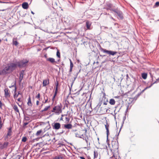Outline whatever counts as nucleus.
<instances>
[{
	"instance_id": "nucleus-1",
	"label": "nucleus",
	"mask_w": 159,
	"mask_h": 159,
	"mask_svg": "<svg viewBox=\"0 0 159 159\" xmlns=\"http://www.w3.org/2000/svg\"><path fill=\"white\" fill-rule=\"evenodd\" d=\"M121 129V128L120 129L119 131L118 134L117 135H116V136H117L116 141H112V142L111 144L112 149H110V150L112 152L113 150L114 152H118V148H119V144L118 141V136L119 135Z\"/></svg>"
},
{
	"instance_id": "nucleus-2",
	"label": "nucleus",
	"mask_w": 159,
	"mask_h": 159,
	"mask_svg": "<svg viewBox=\"0 0 159 159\" xmlns=\"http://www.w3.org/2000/svg\"><path fill=\"white\" fill-rule=\"evenodd\" d=\"M107 10H110L111 11H112L114 12H115L117 14V15L121 19H123V13L121 11L117 9H112L111 8V6L110 5L108 6V7L107 8Z\"/></svg>"
},
{
	"instance_id": "nucleus-3",
	"label": "nucleus",
	"mask_w": 159,
	"mask_h": 159,
	"mask_svg": "<svg viewBox=\"0 0 159 159\" xmlns=\"http://www.w3.org/2000/svg\"><path fill=\"white\" fill-rule=\"evenodd\" d=\"M28 62L29 60L27 59L21 60L20 61L17 62L18 66L20 68L25 67L27 66Z\"/></svg>"
},
{
	"instance_id": "nucleus-4",
	"label": "nucleus",
	"mask_w": 159,
	"mask_h": 159,
	"mask_svg": "<svg viewBox=\"0 0 159 159\" xmlns=\"http://www.w3.org/2000/svg\"><path fill=\"white\" fill-rule=\"evenodd\" d=\"M100 50L101 51L103 52L104 53H105L109 55H112L113 56L116 55L117 53L116 52L107 50L105 49H104L102 48H100Z\"/></svg>"
},
{
	"instance_id": "nucleus-5",
	"label": "nucleus",
	"mask_w": 159,
	"mask_h": 159,
	"mask_svg": "<svg viewBox=\"0 0 159 159\" xmlns=\"http://www.w3.org/2000/svg\"><path fill=\"white\" fill-rule=\"evenodd\" d=\"M61 104L58 105L57 106H55L53 108L52 111L53 112H55L56 113L59 114L61 112Z\"/></svg>"
},
{
	"instance_id": "nucleus-6",
	"label": "nucleus",
	"mask_w": 159,
	"mask_h": 159,
	"mask_svg": "<svg viewBox=\"0 0 159 159\" xmlns=\"http://www.w3.org/2000/svg\"><path fill=\"white\" fill-rule=\"evenodd\" d=\"M10 72H12L15 70L18 66L17 62L16 63H11L7 65Z\"/></svg>"
},
{
	"instance_id": "nucleus-7",
	"label": "nucleus",
	"mask_w": 159,
	"mask_h": 159,
	"mask_svg": "<svg viewBox=\"0 0 159 159\" xmlns=\"http://www.w3.org/2000/svg\"><path fill=\"white\" fill-rule=\"evenodd\" d=\"M52 125L53 129L55 130L59 129L61 127V124L58 122H54L52 124Z\"/></svg>"
},
{
	"instance_id": "nucleus-8",
	"label": "nucleus",
	"mask_w": 159,
	"mask_h": 159,
	"mask_svg": "<svg viewBox=\"0 0 159 159\" xmlns=\"http://www.w3.org/2000/svg\"><path fill=\"white\" fill-rule=\"evenodd\" d=\"M8 71H10V70L8 66H7L2 71H0V74H6L8 73Z\"/></svg>"
},
{
	"instance_id": "nucleus-9",
	"label": "nucleus",
	"mask_w": 159,
	"mask_h": 159,
	"mask_svg": "<svg viewBox=\"0 0 159 159\" xmlns=\"http://www.w3.org/2000/svg\"><path fill=\"white\" fill-rule=\"evenodd\" d=\"M62 126H63L65 129H71L72 127V125L70 123L63 125Z\"/></svg>"
},
{
	"instance_id": "nucleus-10",
	"label": "nucleus",
	"mask_w": 159,
	"mask_h": 159,
	"mask_svg": "<svg viewBox=\"0 0 159 159\" xmlns=\"http://www.w3.org/2000/svg\"><path fill=\"white\" fill-rule=\"evenodd\" d=\"M24 70H22L19 73L20 77H19V81L20 82H21L23 78L24 74Z\"/></svg>"
},
{
	"instance_id": "nucleus-11",
	"label": "nucleus",
	"mask_w": 159,
	"mask_h": 159,
	"mask_svg": "<svg viewBox=\"0 0 159 159\" xmlns=\"http://www.w3.org/2000/svg\"><path fill=\"white\" fill-rule=\"evenodd\" d=\"M22 7L24 9H26L29 7L28 3L27 2H24L22 4Z\"/></svg>"
},
{
	"instance_id": "nucleus-12",
	"label": "nucleus",
	"mask_w": 159,
	"mask_h": 159,
	"mask_svg": "<svg viewBox=\"0 0 159 159\" xmlns=\"http://www.w3.org/2000/svg\"><path fill=\"white\" fill-rule=\"evenodd\" d=\"M14 86L15 87V93H14V94L13 97L15 99H16V98L17 97L18 95L19 94H20V92H19L18 94H16V83H15L14 85L12 86V87H14Z\"/></svg>"
},
{
	"instance_id": "nucleus-13",
	"label": "nucleus",
	"mask_w": 159,
	"mask_h": 159,
	"mask_svg": "<svg viewBox=\"0 0 159 159\" xmlns=\"http://www.w3.org/2000/svg\"><path fill=\"white\" fill-rule=\"evenodd\" d=\"M49 84V80H44L43 81V86H46L47 84Z\"/></svg>"
},
{
	"instance_id": "nucleus-14",
	"label": "nucleus",
	"mask_w": 159,
	"mask_h": 159,
	"mask_svg": "<svg viewBox=\"0 0 159 159\" xmlns=\"http://www.w3.org/2000/svg\"><path fill=\"white\" fill-rule=\"evenodd\" d=\"M16 39H17L16 38H14L13 39V41H12L13 44V45H14L15 46H17L18 44V42L16 41Z\"/></svg>"
},
{
	"instance_id": "nucleus-15",
	"label": "nucleus",
	"mask_w": 159,
	"mask_h": 159,
	"mask_svg": "<svg viewBox=\"0 0 159 159\" xmlns=\"http://www.w3.org/2000/svg\"><path fill=\"white\" fill-rule=\"evenodd\" d=\"M91 25V21H87L86 22V26L87 29H89L90 26Z\"/></svg>"
},
{
	"instance_id": "nucleus-16",
	"label": "nucleus",
	"mask_w": 159,
	"mask_h": 159,
	"mask_svg": "<svg viewBox=\"0 0 159 159\" xmlns=\"http://www.w3.org/2000/svg\"><path fill=\"white\" fill-rule=\"evenodd\" d=\"M109 125H107V124L106 125H105V128L107 130V139H108V137L109 134Z\"/></svg>"
},
{
	"instance_id": "nucleus-17",
	"label": "nucleus",
	"mask_w": 159,
	"mask_h": 159,
	"mask_svg": "<svg viewBox=\"0 0 159 159\" xmlns=\"http://www.w3.org/2000/svg\"><path fill=\"white\" fill-rule=\"evenodd\" d=\"M47 61L50 62L52 63H54L55 62V60L53 58H48L47 59Z\"/></svg>"
},
{
	"instance_id": "nucleus-18",
	"label": "nucleus",
	"mask_w": 159,
	"mask_h": 159,
	"mask_svg": "<svg viewBox=\"0 0 159 159\" xmlns=\"http://www.w3.org/2000/svg\"><path fill=\"white\" fill-rule=\"evenodd\" d=\"M28 102L27 104L29 106L31 107L32 106V103L31 100V98L30 96H29V98L28 99Z\"/></svg>"
},
{
	"instance_id": "nucleus-19",
	"label": "nucleus",
	"mask_w": 159,
	"mask_h": 159,
	"mask_svg": "<svg viewBox=\"0 0 159 159\" xmlns=\"http://www.w3.org/2000/svg\"><path fill=\"white\" fill-rule=\"evenodd\" d=\"M142 77L143 79H146L147 77V74L146 73H142Z\"/></svg>"
},
{
	"instance_id": "nucleus-20",
	"label": "nucleus",
	"mask_w": 159,
	"mask_h": 159,
	"mask_svg": "<svg viewBox=\"0 0 159 159\" xmlns=\"http://www.w3.org/2000/svg\"><path fill=\"white\" fill-rule=\"evenodd\" d=\"M8 89H6L4 90L5 96L6 97H7L9 95V93L8 92Z\"/></svg>"
},
{
	"instance_id": "nucleus-21",
	"label": "nucleus",
	"mask_w": 159,
	"mask_h": 159,
	"mask_svg": "<svg viewBox=\"0 0 159 159\" xmlns=\"http://www.w3.org/2000/svg\"><path fill=\"white\" fill-rule=\"evenodd\" d=\"M115 100L113 99H111L109 101V103L110 104L112 105H114L115 104Z\"/></svg>"
},
{
	"instance_id": "nucleus-22",
	"label": "nucleus",
	"mask_w": 159,
	"mask_h": 159,
	"mask_svg": "<svg viewBox=\"0 0 159 159\" xmlns=\"http://www.w3.org/2000/svg\"><path fill=\"white\" fill-rule=\"evenodd\" d=\"M11 128H9L8 131V133L7 134V136H10L11 135Z\"/></svg>"
},
{
	"instance_id": "nucleus-23",
	"label": "nucleus",
	"mask_w": 159,
	"mask_h": 159,
	"mask_svg": "<svg viewBox=\"0 0 159 159\" xmlns=\"http://www.w3.org/2000/svg\"><path fill=\"white\" fill-rule=\"evenodd\" d=\"M13 108L15 111H16L17 112L19 113V110L18 109L17 106L16 105H14V106H13Z\"/></svg>"
},
{
	"instance_id": "nucleus-24",
	"label": "nucleus",
	"mask_w": 159,
	"mask_h": 159,
	"mask_svg": "<svg viewBox=\"0 0 159 159\" xmlns=\"http://www.w3.org/2000/svg\"><path fill=\"white\" fill-rule=\"evenodd\" d=\"M50 107V106H47V107H45V108H44L43 110H42L41 111H42V112H43V111H47V110L48 109V108H49Z\"/></svg>"
},
{
	"instance_id": "nucleus-25",
	"label": "nucleus",
	"mask_w": 159,
	"mask_h": 159,
	"mask_svg": "<svg viewBox=\"0 0 159 159\" xmlns=\"http://www.w3.org/2000/svg\"><path fill=\"white\" fill-rule=\"evenodd\" d=\"M42 132V130H40L39 131H38L36 134V135L37 136L39 135Z\"/></svg>"
},
{
	"instance_id": "nucleus-26",
	"label": "nucleus",
	"mask_w": 159,
	"mask_h": 159,
	"mask_svg": "<svg viewBox=\"0 0 159 159\" xmlns=\"http://www.w3.org/2000/svg\"><path fill=\"white\" fill-rule=\"evenodd\" d=\"M56 55L58 58L60 57V53L58 50H57V52Z\"/></svg>"
},
{
	"instance_id": "nucleus-27",
	"label": "nucleus",
	"mask_w": 159,
	"mask_h": 159,
	"mask_svg": "<svg viewBox=\"0 0 159 159\" xmlns=\"http://www.w3.org/2000/svg\"><path fill=\"white\" fill-rule=\"evenodd\" d=\"M94 158H96L98 157V154L97 152H95V151L94 152Z\"/></svg>"
},
{
	"instance_id": "nucleus-28",
	"label": "nucleus",
	"mask_w": 159,
	"mask_h": 159,
	"mask_svg": "<svg viewBox=\"0 0 159 159\" xmlns=\"http://www.w3.org/2000/svg\"><path fill=\"white\" fill-rule=\"evenodd\" d=\"M27 140V138L26 137H23L22 139V141L25 142Z\"/></svg>"
},
{
	"instance_id": "nucleus-29",
	"label": "nucleus",
	"mask_w": 159,
	"mask_h": 159,
	"mask_svg": "<svg viewBox=\"0 0 159 159\" xmlns=\"http://www.w3.org/2000/svg\"><path fill=\"white\" fill-rule=\"evenodd\" d=\"M58 82H57L56 84V88H55V92H57L58 91Z\"/></svg>"
},
{
	"instance_id": "nucleus-30",
	"label": "nucleus",
	"mask_w": 159,
	"mask_h": 159,
	"mask_svg": "<svg viewBox=\"0 0 159 159\" xmlns=\"http://www.w3.org/2000/svg\"><path fill=\"white\" fill-rule=\"evenodd\" d=\"M57 92L55 91L54 95L53 96V97L52 98V100L53 101H54V99H55V97L56 96V95L57 94Z\"/></svg>"
},
{
	"instance_id": "nucleus-31",
	"label": "nucleus",
	"mask_w": 159,
	"mask_h": 159,
	"mask_svg": "<svg viewBox=\"0 0 159 159\" xmlns=\"http://www.w3.org/2000/svg\"><path fill=\"white\" fill-rule=\"evenodd\" d=\"M75 136L77 137H79L81 138H82V137H83V135L82 134L81 136H78V133H75Z\"/></svg>"
},
{
	"instance_id": "nucleus-32",
	"label": "nucleus",
	"mask_w": 159,
	"mask_h": 159,
	"mask_svg": "<svg viewBox=\"0 0 159 159\" xmlns=\"http://www.w3.org/2000/svg\"><path fill=\"white\" fill-rule=\"evenodd\" d=\"M70 67L73 68V64L71 60L70 59Z\"/></svg>"
},
{
	"instance_id": "nucleus-33",
	"label": "nucleus",
	"mask_w": 159,
	"mask_h": 159,
	"mask_svg": "<svg viewBox=\"0 0 159 159\" xmlns=\"http://www.w3.org/2000/svg\"><path fill=\"white\" fill-rule=\"evenodd\" d=\"M139 97V95H136L135 97H134L133 98H132L131 99L133 100H136Z\"/></svg>"
},
{
	"instance_id": "nucleus-34",
	"label": "nucleus",
	"mask_w": 159,
	"mask_h": 159,
	"mask_svg": "<svg viewBox=\"0 0 159 159\" xmlns=\"http://www.w3.org/2000/svg\"><path fill=\"white\" fill-rule=\"evenodd\" d=\"M46 98V99L45 100V101L44 102V103H46L47 102L48 100V99L47 96H46L44 97V99H45Z\"/></svg>"
},
{
	"instance_id": "nucleus-35",
	"label": "nucleus",
	"mask_w": 159,
	"mask_h": 159,
	"mask_svg": "<svg viewBox=\"0 0 159 159\" xmlns=\"http://www.w3.org/2000/svg\"><path fill=\"white\" fill-rule=\"evenodd\" d=\"M40 93H38L37 96H36V98H38L39 100L40 99Z\"/></svg>"
},
{
	"instance_id": "nucleus-36",
	"label": "nucleus",
	"mask_w": 159,
	"mask_h": 159,
	"mask_svg": "<svg viewBox=\"0 0 159 159\" xmlns=\"http://www.w3.org/2000/svg\"><path fill=\"white\" fill-rule=\"evenodd\" d=\"M56 159H63V158L61 156H58L57 157H56Z\"/></svg>"
},
{
	"instance_id": "nucleus-37",
	"label": "nucleus",
	"mask_w": 159,
	"mask_h": 159,
	"mask_svg": "<svg viewBox=\"0 0 159 159\" xmlns=\"http://www.w3.org/2000/svg\"><path fill=\"white\" fill-rule=\"evenodd\" d=\"M155 5L158 7L159 6V2H156L155 4Z\"/></svg>"
},
{
	"instance_id": "nucleus-38",
	"label": "nucleus",
	"mask_w": 159,
	"mask_h": 159,
	"mask_svg": "<svg viewBox=\"0 0 159 159\" xmlns=\"http://www.w3.org/2000/svg\"><path fill=\"white\" fill-rule=\"evenodd\" d=\"M28 124V122H25L23 124V126L24 127L27 125Z\"/></svg>"
},
{
	"instance_id": "nucleus-39",
	"label": "nucleus",
	"mask_w": 159,
	"mask_h": 159,
	"mask_svg": "<svg viewBox=\"0 0 159 159\" xmlns=\"http://www.w3.org/2000/svg\"><path fill=\"white\" fill-rule=\"evenodd\" d=\"M77 75H78V74H77V75H76V76H75V77L73 78V79L72 81H74V82H75V79H76V78H77Z\"/></svg>"
},
{
	"instance_id": "nucleus-40",
	"label": "nucleus",
	"mask_w": 159,
	"mask_h": 159,
	"mask_svg": "<svg viewBox=\"0 0 159 159\" xmlns=\"http://www.w3.org/2000/svg\"><path fill=\"white\" fill-rule=\"evenodd\" d=\"M157 83V81H155V82H154V83H152L151 84V85L149 86H150V87L152 86V85L156 83Z\"/></svg>"
},
{
	"instance_id": "nucleus-41",
	"label": "nucleus",
	"mask_w": 159,
	"mask_h": 159,
	"mask_svg": "<svg viewBox=\"0 0 159 159\" xmlns=\"http://www.w3.org/2000/svg\"><path fill=\"white\" fill-rule=\"evenodd\" d=\"M8 144V142H6L5 143H4V145L5 146H7V145Z\"/></svg>"
},
{
	"instance_id": "nucleus-42",
	"label": "nucleus",
	"mask_w": 159,
	"mask_h": 159,
	"mask_svg": "<svg viewBox=\"0 0 159 159\" xmlns=\"http://www.w3.org/2000/svg\"><path fill=\"white\" fill-rule=\"evenodd\" d=\"M2 102H1V101L0 100V107H1V108H2Z\"/></svg>"
},
{
	"instance_id": "nucleus-43",
	"label": "nucleus",
	"mask_w": 159,
	"mask_h": 159,
	"mask_svg": "<svg viewBox=\"0 0 159 159\" xmlns=\"http://www.w3.org/2000/svg\"><path fill=\"white\" fill-rule=\"evenodd\" d=\"M64 132V131L63 130H62L61 132H60V133H59V134H62Z\"/></svg>"
},
{
	"instance_id": "nucleus-44",
	"label": "nucleus",
	"mask_w": 159,
	"mask_h": 159,
	"mask_svg": "<svg viewBox=\"0 0 159 159\" xmlns=\"http://www.w3.org/2000/svg\"><path fill=\"white\" fill-rule=\"evenodd\" d=\"M107 102H104L103 103V104L104 105H107Z\"/></svg>"
},
{
	"instance_id": "nucleus-45",
	"label": "nucleus",
	"mask_w": 159,
	"mask_h": 159,
	"mask_svg": "<svg viewBox=\"0 0 159 159\" xmlns=\"http://www.w3.org/2000/svg\"><path fill=\"white\" fill-rule=\"evenodd\" d=\"M74 81H72V82L71 84V88H72V87L73 84H74Z\"/></svg>"
},
{
	"instance_id": "nucleus-46",
	"label": "nucleus",
	"mask_w": 159,
	"mask_h": 159,
	"mask_svg": "<svg viewBox=\"0 0 159 159\" xmlns=\"http://www.w3.org/2000/svg\"><path fill=\"white\" fill-rule=\"evenodd\" d=\"M150 88V86H148V87H146V88H145L144 89L145 90L146 89H148V88Z\"/></svg>"
},
{
	"instance_id": "nucleus-47",
	"label": "nucleus",
	"mask_w": 159,
	"mask_h": 159,
	"mask_svg": "<svg viewBox=\"0 0 159 159\" xmlns=\"http://www.w3.org/2000/svg\"><path fill=\"white\" fill-rule=\"evenodd\" d=\"M150 88V86H148V87H146V88H145L144 89L145 90L146 89H148V88Z\"/></svg>"
},
{
	"instance_id": "nucleus-48",
	"label": "nucleus",
	"mask_w": 159,
	"mask_h": 159,
	"mask_svg": "<svg viewBox=\"0 0 159 159\" xmlns=\"http://www.w3.org/2000/svg\"><path fill=\"white\" fill-rule=\"evenodd\" d=\"M72 68L70 67L69 72H70L72 71Z\"/></svg>"
},
{
	"instance_id": "nucleus-49",
	"label": "nucleus",
	"mask_w": 159,
	"mask_h": 159,
	"mask_svg": "<svg viewBox=\"0 0 159 159\" xmlns=\"http://www.w3.org/2000/svg\"><path fill=\"white\" fill-rule=\"evenodd\" d=\"M17 100L18 102H20L21 101V98H19Z\"/></svg>"
},
{
	"instance_id": "nucleus-50",
	"label": "nucleus",
	"mask_w": 159,
	"mask_h": 159,
	"mask_svg": "<svg viewBox=\"0 0 159 159\" xmlns=\"http://www.w3.org/2000/svg\"><path fill=\"white\" fill-rule=\"evenodd\" d=\"M110 17L111 19L113 20H115L114 18H113L111 16H110Z\"/></svg>"
},
{
	"instance_id": "nucleus-51",
	"label": "nucleus",
	"mask_w": 159,
	"mask_h": 159,
	"mask_svg": "<svg viewBox=\"0 0 159 159\" xmlns=\"http://www.w3.org/2000/svg\"><path fill=\"white\" fill-rule=\"evenodd\" d=\"M80 158L81 159H85V158L83 157H80Z\"/></svg>"
},
{
	"instance_id": "nucleus-52",
	"label": "nucleus",
	"mask_w": 159,
	"mask_h": 159,
	"mask_svg": "<svg viewBox=\"0 0 159 159\" xmlns=\"http://www.w3.org/2000/svg\"><path fill=\"white\" fill-rule=\"evenodd\" d=\"M1 117H0V126H1V125H2V124L1 123Z\"/></svg>"
},
{
	"instance_id": "nucleus-53",
	"label": "nucleus",
	"mask_w": 159,
	"mask_h": 159,
	"mask_svg": "<svg viewBox=\"0 0 159 159\" xmlns=\"http://www.w3.org/2000/svg\"><path fill=\"white\" fill-rule=\"evenodd\" d=\"M39 101L38 100L36 101L37 105H39Z\"/></svg>"
},
{
	"instance_id": "nucleus-54",
	"label": "nucleus",
	"mask_w": 159,
	"mask_h": 159,
	"mask_svg": "<svg viewBox=\"0 0 159 159\" xmlns=\"http://www.w3.org/2000/svg\"><path fill=\"white\" fill-rule=\"evenodd\" d=\"M101 105V103H99L98 105H97V106H99V107H100Z\"/></svg>"
},
{
	"instance_id": "nucleus-55",
	"label": "nucleus",
	"mask_w": 159,
	"mask_h": 159,
	"mask_svg": "<svg viewBox=\"0 0 159 159\" xmlns=\"http://www.w3.org/2000/svg\"><path fill=\"white\" fill-rule=\"evenodd\" d=\"M129 107V106H128L127 107V109H126V111H125L126 112H127V111H128V108Z\"/></svg>"
},
{
	"instance_id": "nucleus-56",
	"label": "nucleus",
	"mask_w": 159,
	"mask_h": 159,
	"mask_svg": "<svg viewBox=\"0 0 159 159\" xmlns=\"http://www.w3.org/2000/svg\"><path fill=\"white\" fill-rule=\"evenodd\" d=\"M145 90L144 89L141 92V93H143L144 91H145Z\"/></svg>"
},
{
	"instance_id": "nucleus-57",
	"label": "nucleus",
	"mask_w": 159,
	"mask_h": 159,
	"mask_svg": "<svg viewBox=\"0 0 159 159\" xmlns=\"http://www.w3.org/2000/svg\"><path fill=\"white\" fill-rule=\"evenodd\" d=\"M31 13L33 15L34 14V13L32 11H31Z\"/></svg>"
},
{
	"instance_id": "nucleus-58",
	"label": "nucleus",
	"mask_w": 159,
	"mask_h": 159,
	"mask_svg": "<svg viewBox=\"0 0 159 159\" xmlns=\"http://www.w3.org/2000/svg\"><path fill=\"white\" fill-rule=\"evenodd\" d=\"M94 159H99V157H97L96 158H94Z\"/></svg>"
},
{
	"instance_id": "nucleus-59",
	"label": "nucleus",
	"mask_w": 159,
	"mask_h": 159,
	"mask_svg": "<svg viewBox=\"0 0 159 159\" xmlns=\"http://www.w3.org/2000/svg\"><path fill=\"white\" fill-rule=\"evenodd\" d=\"M2 125H1V126H0V129H1L2 126Z\"/></svg>"
},
{
	"instance_id": "nucleus-60",
	"label": "nucleus",
	"mask_w": 159,
	"mask_h": 159,
	"mask_svg": "<svg viewBox=\"0 0 159 159\" xmlns=\"http://www.w3.org/2000/svg\"><path fill=\"white\" fill-rule=\"evenodd\" d=\"M114 25H118V24H117V23H115V24H114Z\"/></svg>"
},
{
	"instance_id": "nucleus-61",
	"label": "nucleus",
	"mask_w": 159,
	"mask_h": 159,
	"mask_svg": "<svg viewBox=\"0 0 159 159\" xmlns=\"http://www.w3.org/2000/svg\"><path fill=\"white\" fill-rule=\"evenodd\" d=\"M62 120V117H61V119H60V120Z\"/></svg>"
},
{
	"instance_id": "nucleus-62",
	"label": "nucleus",
	"mask_w": 159,
	"mask_h": 159,
	"mask_svg": "<svg viewBox=\"0 0 159 159\" xmlns=\"http://www.w3.org/2000/svg\"><path fill=\"white\" fill-rule=\"evenodd\" d=\"M106 56L105 55H103V56L100 55V56H102V57H104V56Z\"/></svg>"
},
{
	"instance_id": "nucleus-63",
	"label": "nucleus",
	"mask_w": 159,
	"mask_h": 159,
	"mask_svg": "<svg viewBox=\"0 0 159 159\" xmlns=\"http://www.w3.org/2000/svg\"><path fill=\"white\" fill-rule=\"evenodd\" d=\"M159 80V78H158L157 79V80Z\"/></svg>"
},
{
	"instance_id": "nucleus-64",
	"label": "nucleus",
	"mask_w": 159,
	"mask_h": 159,
	"mask_svg": "<svg viewBox=\"0 0 159 159\" xmlns=\"http://www.w3.org/2000/svg\"><path fill=\"white\" fill-rule=\"evenodd\" d=\"M3 2L1 1H0V3H2Z\"/></svg>"
}]
</instances>
